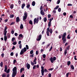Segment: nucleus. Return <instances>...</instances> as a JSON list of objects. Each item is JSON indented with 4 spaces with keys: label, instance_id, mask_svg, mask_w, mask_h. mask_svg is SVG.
Masks as SVG:
<instances>
[{
    "label": "nucleus",
    "instance_id": "57",
    "mask_svg": "<svg viewBox=\"0 0 77 77\" xmlns=\"http://www.w3.org/2000/svg\"><path fill=\"white\" fill-rule=\"evenodd\" d=\"M8 29V27L6 26L5 27V29H4V31H6V30H7V29Z\"/></svg>",
    "mask_w": 77,
    "mask_h": 77
},
{
    "label": "nucleus",
    "instance_id": "3",
    "mask_svg": "<svg viewBox=\"0 0 77 77\" xmlns=\"http://www.w3.org/2000/svg\"><path fill=\"white\" fill-rule=\"evenodd\" d=\"M26 51H27V49H26V48L24 47V48H23L21 50L20 53V55H22V54H23L24 53H25V52Z\"/></svg>",
    "mask_w": 77,
    "mask_h": 77
},
{
    "label": "nucleus",
    "instance_id": "38",
    "mask_svg": "<svg viewBox=\"0 0 77 77\" xmlns=\"http://www.w3.org/2000/svg\"><path fill=\"white\" fill-rule=\"evenodd\" d=\"M11 33L12 35H13L14 33V31H13V29H12V31L11 32Z\"/></svg>",
    "mask_w": 77,
    "mask_h": 77
},
{
    "label": "nucleus",
    "instance_id": "1",
    "mask_svg": "<svg viewBox=\"0 0 77 77\" xmlns=\"http://www.w3.org/2000/svg\"><path fill=\"white\" fill-rule=\"evenodd\" d=\"M17 68L16 66L14 67L13 69V73L12 75V77H15V76L17 75Z\"/></svg>",
    "mask_w": 77,
    "mask_h": 77
},
{
    "label": "nucleus",
    "instance_id": "24",
    "mask_svg": "<svg viewBox=\"0 0 77 77\" xmlns=\"http://www.w3.org/2000/svg\"><path fill=\"white\" fill-rule=\"evenodd\" d=\"M51 22H48V27H51Z\"/></svg>",
    "mask_w": 77,
    "mask_h": 77
},
{
    "label": "nucleus",
    "instance_id": "54",
    "mask_svg": "<svg viewBox=\"0 0 77 77\" xmlns=\"http://www.w3.org/2000/svg\"><path fill=\"white\" fill-rule=\"evenodd\" d=\"M2 77H6V74H3L2 75Z\"/></svg>",
    "mask_w": 77,
    "mask_h": 77
},
{
    "label": "nucleus",
    "instance_id": "50",
    "mask_svg": "<svg viewBox=\"0 0 77 77\" xmlns=\"http://www.w3.org/2000/svg\"><path fill=\"white\" fill-rule=\"evenodd\" d=\"M13 45H16L17 44V42H13Z\"/></svg>",
    "mask_w": 77,
    "mask_h": 77
},
{
    "label": "nucleus",
    "instance_id": "16",
    "mask_svg": "<svg viewBox=\"0 0 77 77\" xmlns=\"http://www.w3.org/2000/svg\"><path fill=\"white\" fill-rule=\"evenodd\" d=\"M67 53V50L66 49L64 50V56H66V54Z\"/></svg>",
    "mask_w": 77,
    "mask_h": 77
},
{
    "label": "nucleus",
    "instance_id": "17",
    "mask_svg": "<svg viewBox=\"0 0 77 77\" xmlns=\"http://www.w3.org/2000/svg\"><path fill=\"white\" fill-rule=\"evenodd\" d=\"M70 67L73 70L74 69V66H73V65H70Z\"/></svg>",
    "mask_w": 77,
    "mask_h": 77
},
{
    "label": "nucleus",
    "instance_id": "20",
    "mask_svg": "<svg viewBox=\"0 0 77 77\" xmlns=\"http://www.w3.org/2000/svg\"><path fill=\"white\" fill-rule=\"evenodd\" d=\"M24 68H22L20 70V72L21 73L23 71H24Z\"/></svg>",
    "mask_w": 77,
    "mask_h": 77
},
{
    "label": "nucleus",
    "instance_id": "49",
    "mask_svg": "<svg viewBox=\"0 0 77 77\" xmlns=\"http://www.w3.org/2000/svg\"><path fill=\"white\" fill-rule=\"evenodd\" d=\"M48 18H50L51 17V14H48Z\"/></svg>",
    "mask_w": 77,
    "mask_h": 77
},
{
    "label": "nucleus",
    "instance_id": "12",
    "mask_svg": "<svg viewBox=\"0 0 77 77\" xmlns=\"http://www.w3.org/2000/svg\"><path fill=\"white\" fill-rule=\"evenodd\" d=\"M50 29H49V28L48 32H49L51 34L52 33H53V29L50 28Z\"/></svg>",
    "mask_w": 77,
    "mask_h": 77
},
{
    "label": "nucleus",
    "instance_id": "22",
    "mask_svg": "<svg viewBox=\"0 0 77 77\" xmlns=\"http://www.w3.org/2000/svg\"><path fill=\"white\" fill-rule=\"evenodd\" d=\"M36 18H35L34 19V24H36Z\"/></svg>",
    "mask_w": 77,
    "mask_h": 77
},
{
    "label": "nucleus",
    "instance_id": "13",
    "mask_svg": "<svg viewBox=\"0 0 77 77\" xmlns=\"http://www.w3.org/2000/svg\"><path fill=\"white\" fill-rule=\"evenodd\" d=\"M20 21V18L19 17H17L16 18V22L17 23H18V22H19Z\"/></svg>",
    "mask_w": 77,
    "mask_h": 77
},
{
    "label": "nucleus",
    "instance_id": "19",
    "mask_svg": "<svg viewBox=\"0 0 77 77\" xmlns=\"http://www.w3.org/2000/svg\"><path fill=\"white\" fill-rule=\"evenodd\" d=\"M8 39V38H7V37L6 36V35H5L4 36V41H6V40Z\"/></svg>",
    "mask_w": 77,
    "mask_h": 77
},
{
    "label": "nucleus",
    "instance_id": "63",
    "mask_svg": "<svg viewBox=\"0 0 77 77\" xmlns=\"http://www.w3.org/2000/svg\"><path fill=\"white\" fill-rule=\"evenodd\" d=\"M36 55H38V51H36Z\"/></svg>",
    "mask_w": 77,
    "mask_h": 77
},
{
    "label": "nucleus",
    "instance_id": "62",
    "mask_svg": "<svg viewBox=\"0 0 77 77\" xmlns=\"http://www.w3.org/2000/svg\"><path fill=\"white\" fill-rule=\"evenodd\" d=\"M18 3L19 5H20L21 4V1H20V0H19L18 1Z\"/></svg>",
    "mask_w": 77,
    "mask_h": 77
},
{
    "label": "nucleus",
    "instance_id": "45",
    "mask_svg": "<svg viewBox=\"0 0 77 77\" xmlns=\"http://www.w3.org/2000/svg\"><path fill=\"white\" fill-rule=\"evenodd\" d=\"M60 0H58L57 1V4L58 5L59 4V3H60Z\"/></svg>",
    "mask_w": 77,
    "mask_h": 77
},
{
    "label": "nucleus",
    "instance_id": "40",
    "mask_svg": "<svg viewBox=\"0 0 77 77\" xmlns=\"http://www.w3.org/2000/svg\"><path fill=\"white\" fill-rule=\"evenodd\" d=\"M19 36H20V37H21V38H23V34H20L19 35Z\"/></svg>",
    "mask_w": 77,
    "mask_h": 77
},
{
    "label": "nucleus",
    "instance_id": "26",
    "mask_svg": "<svg viewBox=\"0 0 77 77\" xmlns=\"http://www.w3.org/2000/svg\"><path fill=\"white\" fill-rule=\"evenodd\" d=\"M0 66L1 67H3V62H1L0 63Z\"/></svg>",
    "mask_w": 77,
    "mask_h": 77
},
{
    "label": "nucleus",
    "instance_id": "27",
    "mask_svg": "<svg viewBox=\"0 0 77 77\" xmlns=\"http://www.w3.org/2000/svg\"><path fill=\"white\" fill-rule=\"evenodd\" d=\"M43 20L45 22H46V21H47V18L46 17H44L43 19Z\"/></svg>",
    "mask_w": 77,
    "mask_h": 77
},
{
    "label": "nucleus",
    "instance_id": "39",
    "mask_svg": "<svg viewBox=\"0 0 77 77\" xmlns=\"http://www.w3.org/2000/svg\"><path fill=\"white\" fill-rule=\"evenodd\" d=\"M26 49H27V50H29V46H28L27 45H26Z\"/></svg>",
    "mask_w": 77,
    "mask_h": 77
},
{
    "label": "nucleus",
    "instance_id": "11",
    "mask_svg": "<svg viewBox=\"0 0 77 77\" xmlns=\"http://www.w3.org/2000/svg\"><path fill=\"white\" fill-rule=\"evenodd\" d=\"M49 30V27H48L47 29V31L46 32L47 35V36H49V32H48Z\"/></svg>",
    "mask_w": 77,
    "mask_h": 77
},
{
    "label": "nucleus",
    "instance_id": "36",
    "mask_svg": "<svg viewBox=\"0 0 77 77\" xmlns=\"http://www.w3.org/2000/svg\"><path fill=\"white\" fill-rule=\"evenodd\" d=\"M15 38L14 37H13L11 40L13 42H14V41L15 40Z\"/></svg>",
    "mask_w": 77,
    "mask_h": 77
},
{
    "label": "nucleus",
    "instance_id": "2",
    "mask_svg": "<svg viewBox=\"0 0 77 77\" xmlns=\"http://www.w3.org/2000/svg\"><path fill=\"white\" fill-rule=\"evenodd\" d=\"M66 35V33L65 32L63 34V35L62 36V40H63V44H65V42L66 41V39L65 38V37Z\"/></svg>",
    "mask_w": 77,
    "mask_h": 77
},
{
    "label": "nucleus",
    "instance_id": "48",
    "mask_svg": "<svg viewBox=\"0 0 77 77\" xmlns=\"http://www.w3.org/2000/svg\"><path fill=\"white\" fill-rule=\"evenodd\" d=\"M10 55L11 56H14V52H11Z\"/></svg>",
    "mask_w": 77,
    "mask_h": 77
},
{
    "label": "nucleus",
    "instance_id": "35",
    "mask_svg": "<svg viewBox=\"0 0 77 77\" xmlns=\"http://www.w3.org/2000/svg\"><path fill=\"white\" fill-rule=\"evenodd\" d=\"M33 53V51L32 50L31 51H30V54H32Z\"/></svg>",
    "mask_w": 77,
    "mask_h": 77
},
{
    "label": "nucleus",
    "instance_id": "21",
    "mask_svg": "<svg viewBox=\"0 0 77 77\" xmlns=\"http://www.w3.org/2000/svg\"><path fill=\"white\" fill-rule=\"evenodd\" d=\"M32 5L34 6L35 5V1H33L32 2Z\"/></svg>",
    "mask_w": 77,
    "mask_h": 77
},
{
    "label": "nucleus",
    "instance_id": "33",
    "mask_svg": "<svg viewBox=\"0 0 77 77\" xmlns=\"http://www.w3.org/2000/svg\"><path fill=\"white\" fill-rule=\"evenodd\" d=\"M31 64L33 66L34 65V63L32 61H31Z\"/></svg>",
    "mask_w": 77,
    "mask_h": 77
},
{
    "label": "nucleus",
    "instance_id": "56",
    "mask_svg": "<svg viewBox=\"0 0 77 77\" xmlns=\"http://www.w3.org/2000/svg\"><path fill=\"white\" fill-rule=\"evenodd\" d=\"M36 65H34L33 67V69H35V68H36Z\"/></svg>",
    "mask_w": 77,
    "mask_h": 77
},
{
    "label": "nucleus",
    "instance_id": "51",
    "mask_svg": "<svg viewBox=\"0 0 77 77\" xmlns=\"http://www.w3.org/2000/svg\"><path fill=\"white\" fill-rule=\"evenodd\" d=\"M48 77H51V73L49 74L48 75Z\"/></svg>",
    "mask_w": 77,
    "mask_h": 77
},
{
    "label": "nucleus",
    "instance_id": "14",
    "mask_svg": "<svg viewBox=\"0 0 77 77\" xmlns=\"http://www.w3.org/2000/svg\"><path fill=\"white\" fill-rule=\"evenodd\" d=\"M30 2H28V5L26 6V8H28V9H29V8L30 7Z\"/></svg>",
    "mask_w": 77,
    "mask_h": 77
},
{
    "label": "nucleus",
    "instance_id": "55",
    "mask_svg": "<svg viewBox=\"0 0 77 77\" xmlns=\"http://www.w3.org/2000/svg\"><path fill=\"white\" fill-rule=\"evenodd\" d=\"M70 18H71L72 19L73 18V16L72 15H70L69 16Z\"/></svg>",
    "mask_w": 77,
    "mask_h": 77
},
{
    "label": "nucleus",
    "instance_id": "58",
    "mask_svg": "<svg viewBox=\"0 0 77 77\" xmlns=\"http://www.w3.org/2000/svg\"><path fill=\"white\" fill-rule=\"evenodd\" d=\"M14 35L16 36H18V33H14Z\"/></svg>",
    "mask_w": 77,
    "mask_h": 77
},
{
    "label": "nucleus",
    "instance_id": "29",
    "mask_svg": "<svg viewBox=\"0 0 77 77\" xmlns=\"http://www.w3.org/2000/svg\"><path fill=\"white\" fill-rule=\"evenodd\" d=\"M14 8V5L13 4H11L10 5V8L11 9H13V8Z\"/></svg>",
    "mask_w": 77,
    "mask_h": 77
},
{
    "label": "nucleus",
    "instance_id": "42",
    "mask_svg": "<svg viewBox=\"0 0 77 77\" xmlns=\"http://www.w3.org/2000/svg\"><path fill=\"white\" fill-rule=\"evenodd\" d=\"M22 48V45L21 44H20L19 45V48L20 49H21Z\"/></svg>",
    "mask_w": 77,
    "mask_h": 77
},
{
    "label": "nucleus",
    "instance_id": "34",
    "mask_svg": "<svg viewBox=\"0 0 77 77\" xmlns=\"http://www.w3.org/2000/svg\"><path fill=\"white\" fill-rule=\"evenodd\" d=\"M62 35H59V36H58L59 38V39H60V38H62Z\"/></svg>",
    "mask_w": 77,
    "mask_h": 77
},
{
    "label": "nucleus",
    "instance_id": "61",
    "mask_svg": "<svg viewBox=\"0 0 77 77\" xmlns=\"http://www.w3.org/2000/svg\"><path fill=\"white\" fill-rule=\"evenodd\" d=\"M69 75V73H67L66 74V77H68V75Z\"/></svg>",
    "mask_w": 77,
    "mask_h": 77
},
{
    "label": "nucleus",
    "instance_id": "59",
    "mask_svg": "<svg viewBox=\"0 0 77 77\" xmlns=\"http://www.w3.org/2000/svg\"><path fill=\"white\" fill-rule=\"evenodd\" d=\"M3 20V19L2 18H0V23H2V21Z\"/></svg>",
    "mask_w": 77,
    "mask_h": 77
},
{
    "label": "nucleus",
    "instance_id": "25",
    "mask_svg": "<svg viewBox=\"0 0 77 77\" xmlns=\"http://www.w3.org/2000/svg\"><path fill=\"white\" fill-rule=\"evenodd\" d=\"M29 23L31 25H33V22H32V21L31 20H29Z\"/></svg>",
    "mask_w": 77,
    "mask_h": 77
},
{
    "label": "nucleus",
    "instance_id": "15",
    "mask_svg": "<svg viewBox=\"0 0 77 77\" xmlns=\"http://www.w3.org/2000/svg\"><path fill=\"white\" fill-rule=\"evenodd\" d=\"M25 4L24 3L23 4H22L21 6L22 9H24V7L25 6Z\"/></svg>",
    "mask_w": 77,
    "mask_h": 77
},
{
    "label": "nucleus",
    "instance_id": "37",
    "mask_svg": "<svg viewBox=\"0 0 77 77\" xmlns=\"http://www.w3.org/2000/svg\"><path fill=\"white\" fill-rule=\"evenodd\" d=\"M42 57L43 58H45L46 57V55L45 54H44L42 55Z\"/></svg>",
    "mask_w": 77,
    "mask_h": 77
},
{
    "label": "nucleus",
    "instance_id": "52",
    "mask_svg": "<svg viewBox=\"0 0 77 77\" xmlns=\"http://www.w3.org/2000/svg\"><path fill=\"white\" fill-rule=\"evenodd\" d=\"M67 6H72V5L71 4H68L67 5Z\"/></svg>",
    "mask_w": 77,
    "mask_h": 77
},
{
    "label": "nucleus",
    "instance_id": "46",
    "mask_svg": "<svg viewBox=\"0 0 77 77\" xmlns=\"http://www.w3.org/2000/svg\"><path fill=\"white\" fill-rule=\"evenodd\" d=\"M35 59H34V60H33V62H36V59H37V58H36V57H35Z\"/></svg>",
    "mask_w": 77,
    "mask_h": 77
},
{
    "label": "nucleus",
    "instance_id": "43",
    "mask_svg": "<svg viewBox=\"0 0 77 77\" xmlns=\"http://www.w3.org/2000/svg\"><path fill=\"white\" fill-rule=\"evenodd\" d=\"M58 12H60L61 11V8H59L58 10Z\"/></svg>",
    "mask_w": 77,
    "mask_h": 77
},
{
    "label": "nucleus",
    "instance_id": "60",
    "mask_svg": "<svg viewBox=\"0 0 77 77\" xmlns=\"http://www.w3.org/2000/svg\"><path fill=\"white\" fill-rule=\"evenodd\" d=\"M43 8V7H42V6H41V7H40V10L41 11L42 10V9Z\"/></svg>",
    "mask_w": 77,
    "mask_h": 77
},
{
    "label": "nucleus",
    "instance_id": "8",
    "mask_svg": "<svg viewBox=\"0 0 77 77\" xmlns=\"http://www.w3.org/2000/svg\"><path fill=\"white\" fill-rule=\"evenodd\" d=\"M42 37V35H39L38 38L36 39L37 41H39L41 39V38Z\"/></svg>",
    "mask_w": 77,
    "mask_h": 77
},
{
    "label": "nucleus",
    "instance_id": "4",
    "mask_svg": "<svg viewBox=\"0 0 77 77\" xmlns=\"http://www.w3.org/2000/svg\"><path fill=\"white\" fill-rule=\"evenodd\" d=\"M24 16H23V21H25L27 19V14L26 12V11H25L24 13Z\"/></svg>",
    "mask_w": 77,
    "mask_h": 77
},
{
    "label": "nucleus",
    "instance_id": "32",
    "mask_svg": "<svg viewBox=\"0 0 77 77\" xmlns=\"http://www.w3.org/2000/svg\"><path fill=\"white\" fill-rule=\"evenodd\" d=\"M69 36H70V34L68 35V36H67V39H70L71 37H70Z\"/></svg>",
    "mask_w": 77,
    "mask_h": 77
},
{
    "label": "nucleus",
    "instance_id": "44",
    "mask_svg": "<svg viewBox=\"0 0 77 77\" xmlns=\"http://www.w3.org/2000/svg\"><path fill=\"white\" fill-rule=\"evenodd\" d=\"M14 24H15V22H13L11 23L10 25L12 26V25H14Z\"/></svg>",
    "mask_w": 77,
    "mask_h": 77
},
{
    "label": "nucleus",
    "instance_id": "31",
    "mask_svg": "<svg viewBox=\"0 0 77 77\" xmlns=\"http://www.w3.org/2000/svg\"><path fill=\"white\" fill-rule=\"evenodd\" d=\"M71 64V62L70 61H69L67 62V65L69 66Z\"/></svg>",
    "mask_w": 77,
    "mask_h": 77
},
{
    "label": "nucleus",
    "instance_id": "5",
    "mask_svg": "<svg viewBox=\"0 0 77 77\" xmlns=\"http://www.w3.org/2000/svg\"><path fill=\"white\" fill-rule=\"evenodd\" d=\"M56 60V57H54L53 58V57H51V58L50 59V60L51 61V63H53L54 62V61H55Z\"/></svg>",
    "mask_w": 77,
    "mask_h": 77
},
{
    "label": "nucleus",
    "instance_id": "47",
    "mask_svg": "<svg viewBox=\"0 0 77 77\" xmlns=\"http://www.w3.org/2000/svg\"><path fill=\"white\" fill-rule=\"evenodd\" d=\"M17 62V60H14L13 61V63L14 64H15L16 63V62Z\"/></svg>",
    "mask_w": 77,
    "mask_h": 77
},
{
    "label": "nucleus",
    "instance_id": "9",
    "mask_svg": "<svg viewBox=\"0 0 77 77\" xmlns=\"http://www.w3.org/2000/svg\"><path fill=\"white\" fill-rule=\"evenodd\" d=\"M40 14L41 15H42V16H43V15H45V13H44V11L43 10H42L41 11Z\"/></svg>",
    "mask_w": 77,
    "mask_h": 77
},
{
    "label": "nucleus",
    "instance_id": "7",
    "mask_svg": "<svg viewBox=\"0 0 77 77\" xmlns=\"http://www.w3.org/2000/svg\"><path fill=\"white\" fill-rule=\"evenodd\" d=\"M42 70H41V72H42V76H44V66H42L41 67Z\"/></svg>",
    "mask_w": 77,
    "mask_h": 77
},
{
    "label": "nucleus",
    "instance_id": "41",
    "mask_svg": "<svg viewBox=\"0 0 77 77\" xmlns=\"http://www.w3.org/2000/svg\"><path fill=\"white\" fill-rule=\"evenodd\" d=\"M52 49H53V46H51L49 50V51H51V50H52Z\"/></svg>",
    "mask_w": 77,
    "mask_h": 77
},
{
    "label": "nucleus",
    "instance_id": "23",
    "mask_svg": "<svg viewBox=\"0 0 77 77\" xmlns=\"http://www.w3.org/2000/svg\"><path fill=\"white\" fill-rule=\"evenodd\" d=\"M4 35H5V36H6V33H7V31H4Z\"/></svg>",
    "mask_w": 77,
    "mask_h": 77
},
{
    "label": "nucleus",
    "instance_id": "28",
    "mask_svg": "<svg viewBox=\"0 0 77 77\" xmlns=\"http://www.w3.org/2000/svg\"><path fill=\"white\" fill-rule=\"evenodd\" d=\"M23 29V24H21L20 26V29Z\"/></svg>",
    "mask_w": 77,
    "mask_h": 77
},
{
    "label": "nucleus",
    "instance_id": "6",
    "mask_svg": "<svg viewBox=\"0 0 77 77\" xmlns=\"http://www.w3.org/2000/svg\"><path fill=\"white\" fill-rule=\"evenodd\" d=\"M5 72H6L7 73H9V72H10V69H8V67H7V66L6 65H5ZM7 69H8L7 70Z\"/></svg>",
    "mask_w": 77,
    "mask_h": 77
},
{
    "label": "nucleus",
    "instance_id": "53",
    "mask_svg": "<svg viewBox=\"0 0 77 77\" xmlns=\"http://www.w3.org/2000/svg\"><path fill=\"white\" fill-rule=\"evenodd\" d=\"M4 56H5V54L4 53H2V54H1V56L2 57H4Z\"/></svg>",
    "mask_w": 77,
    "mask_h": 77
},
{
    "label": "nucleus",
    "instance_id": "18",
    "mask_svg": "<svg viewBox=\"0 0 77 77\" xmlns=\"http://www.w3.org/2000/svg\"><path fill=\"white\" fill-rule=\"evenodd\" d=\"M59 8V6L57 5V6L55 8H54V10H56V9H57Z\"/></svg>",
    "mask_w": 77,
    "mask_h": 77
},
{
    "label": "nucleus",
    "instance_id": "64",
    "mask_svg": "<svg viewBox=\"0 0 77 77\" xmlns=\"http://www.w3.org/2000/svg\"><path fill=\"white\" fill-rule=\"evenodd\" d=\"M10 76V74H8L7 75V77H9Z\"/></svg>",
    "mask_w": 77,
    "mask_h": 77
},
{
    "label": "nucleus",
    "instance_id": "30",
    "mask_svg": "<svg viewBox=\"0 0 77 77\" xmlns=\"http://www.w3.org/2000/svg\"><path fill=\"white\" fill-rule=\"evenodd\" d=\"M14 14L10 15V18H14Z\"/></svg>",
    "mask_w": 77,
    "mask_h": 77
},
{
    "label": "nucleus",
    "instance_id": "10",
    "mask_svg": "<svg viewBox=\"0 0 77 77\" xmlns=\"http://www.w3.org/2000/svg\"><path fill=\"white\" fill-rule=\"evenodd\" d=\"M26 67L28 69H30V64H28V63H27Z\"/></svg>",
    "mask_w": 77,
    "mask_h": 77
}]
</instances>
